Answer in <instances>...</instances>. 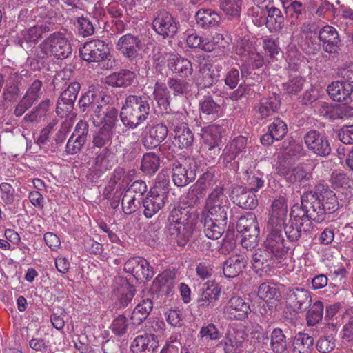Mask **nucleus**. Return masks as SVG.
I'll use <instances>...</instances> for the list:
<instances>
[{
    "mask_svg": "<svg viewBox=\"0 0 353 353\" xmlns=\"http://www.w3.org/2000/svg\"><path fill=\"white\" fill-rule=\"evenodd\" d=\"M287 213L288 206L283 197H279L272 203L267 222L268 235L252 257V268L260 276L273 275L276 265L281 263L288 252L283 235Z\"/></svg>",
    "mask_w": 353,
    "mask_h": 353,
    "instance_id": "f257e3e1",
    "label": "nucleus"
},
{
    "mask_svg": "<svg viewBox=\"0 0 353 353\" xmlns=\"http://www.w3.org/2000/svg\"><path fill=\"white\" fill-rule=\"evenodd\" d=\"M301 205L308 211L309 217L316 223L323 222L327 215L339 208L336 194L323 183L317 184L314 191L305 192L301 196Z\"/></svg>",
    "mask_w": 353,
    "mask_h": 353,
    "instance_id": "f03ea898",
    "label": "nucleus"
},
{
    "mask_svg": "<svg viewBox=\"0 0 353 353\" xmlns=\"http://www.w3.org/2000/svg\"><path fill=\"white\" fill-rule=\"evenodd\" d=\"M196 216V210L190 205L187 207L179 205L171 210L165 228L178 245L184 246L188 242L194 230Z\"/></svg>",
    "mask_w": 353,
    "mask_h": 353,
    "instance_id": "7ed1b4c3",
    "label": "nucleus"
},
{
    "mask_svg": "<svg viewBox=\"0 0 353 353\" xmlns=\"http://www.w3.org/2000/svg\"><path fill=\"white\" fill-rule=\"evenodd\" d=\"M150 97L145 94L128 96L120 112L123 125L134 129L145 121L150 112Z\"/></svg>",
    "mask_w": 353,
    "mask_h": 353,
    "instance_id": "20e7f679",
    "label": "nucleus"
},
{
    "mask_svg": "<svg viewBox=\"0 0 353 353\" xmlns=\"http://www.w3.org/2000/svg\"><path fill=\"white\" fill-rule=\"evenodd\" d=\"M312 221L308 211L301 205H294L290 212V219L284 227L285 236L289 241H297L302 234L307 235L312 230Z\"/></svg>",
    "mask_w": 353,
    "mask_h": 353,
    "instance_id": "39448f33",
    "label": "nucleus"
},
{
    "mask_svg": "<svg viewBox=\"0 0 353 353\" xmlns=\"http://www.w3.org/2000/svg\"><path fill=\"white\" fill-rule=\"evenodd\" d=\"M46 57L53 56L58 59L68 58L72 54V46L66 34L55 32L50 34L39 46Z\"/></svg>",
    "mask_w": 353,
    "mask_h": 353,
    "instance_id": "423d86ee",
    "label": "nucleus"
},
{
    "mask_svg": "<svg viewBox=\"0 0 353 353\" xmlns=\"http://www.w3.org/2000/svg\"><path fill=\"white\" fill-rule=\"evenodd\" d=\"M108 99L109 97L101 92L94 89H89L80 97L78 106L81 112L85 113L93 121L101 110L105 108V103Z\"/></svg>",
    "mask_w": 353,
    "mask_h": 353,
    "instance_id": "0eeeda50",
    "label": "nucleus"
},
{
    "mask_svg": "<svg viewBox=\"0 0 353 353\" xmlns=\"http://www.w3.org/2000/svg\"><path fill=\"white\" fill-rule=\"evenodd\" d=\"M196 163L191 158L174 161L172 164V179L175 185L184 187L196 178Z\"/></svg>",
    "mask_w": 353,
    "mask_h": 353,
    "instance_id": "6e6552de",
    "label": "nucleus"
},
{
    "mask_svg": "<svg viewBox=\"0 0 353 353\" xmlns=\"http://www.w3.org/2000/svg\"><path fill=\"white\" fill-rule=\"evenodd\" d=\"M303 140L309 152L318 157H326L332 152L328 137L316 130L308 131L304 135Z\"/></svg>",
    "mask_w": 353,
    "mask_h": 353,
    "instance_id": "1a4fd4ad",
    "label": "nucleus"
},
{
    "mask_svg": "<svg viewBox=\"0 0 353 353\" xmlns=\"http://www.w3.org/2000/svg\"><path fill=\"white\" fill-rule=\"evenodd\" d=\"M79 54L81 59L88 63L100 62L108 59L110 50L103 41L92 39L79 48Z\"/></svg>",
    "mask_w": 353,
    "mask_h": 353,
    "instance_id": "9d476101",
    "label": "nucleus"
},
{
    "mask_svg": "<svg viewBox=\"0 0 353 353\" xmlns=\"http://www.w3.org/2000/svg\"><path fill=\"white\" fill-rule=\"evenodd\" d=\"M81 89L77 81L70 83L64 90L57 102L56 112L60 117H67L74 109V103Z\"/></svg>",
    "mask_w": 353,
    "mask_h": 353,
    "instance_id": "9b49d317",
    "label": "nucleus"
},
{
    "mask_svg": "<svg viewBox=\"0 0 353 353\" xmlns=\"http://www.w3.org/2000/svg\"><path fill=\"white\" fill-rule=\"evenodd\" d=\"M168 133V127L162 123L148 124L142 134L141 143L147 150L154 149L165 140Z\"/></svg>",
    "mask_w": 353,
    "mask_h": 353,
    "instance_id": "f8f14e48",
    "label": "nucleus"
},
{
    "mask_svg": "<svg viewBox=\"0 0 353 353\" xmlns=\"http://www.w3.org/2000/svg\"><path fill=\"white\" fill-rule=\"evenodd\" d=\"M330 97L334 101L343 103L353 108V85L341 81L330 83L327 88Z\"/></svg>",
    "mask_w": 353,
    "mask_h": 353,
    "instance_id": "ddd939ff",
    "label": "nucleus"
},
{
    "mask_svg": "<svg viewBox=\"0 0 353 353\" xmlns=\"http://www.w3.org/2000/svg\"><path fill=\"white\" fill-rule=\"evenodd\" d=\"M125 272L133 275L137 279L150 280L154 275V270L148 261L140 256L132 257L124 264Z\"/></svg>",
    "mask_w": 353,
    "mask_h": 353,
    "instance_id": "4468645a",
    "label": "nucleus"
},
{
    "mask_svg": "<svg viewBox=\"0 0 353 353\" xmlns=\"http://www.w3.org/2000/svg\"><path fill=\"white\" fill-rule=\"evenodd\" d=\"M201 137L203 146L207 150L208 154L214 157L220 152L219 145L221 142V129L218 125H210L201 130Z\"/></svg>",
    "mask_w": 353,
    "mask_h": 353,
    "instance_id": "2eb2a0df",
    "label": "nucleus"
},
{
    "mask_svg": "<svg viewBox=\"0 0 353 353\" xmlns=\"http://www.w3.org/2000/svg\"><path fill=\"white\" fill-rule=\"evenodd\" d=\"M152 26L155 32L163 38L173 37L178 30L174 17L165 10L157 12Z\"/></svg>",
    "mask_w": 353,
    "mask_h": 353,
    "instance_id": "dca6fc26",
    "label": "nucleus"
},
{
    "mask_svg": "<svg viewBox=\"0 0 353 353\" xmlns=\"http://www.w3.org/2000/svg\"><path fill=\"white\" fill-rule=\"evenodd\" d=\"M199 118L203 123L214 121L223 115L221 104L212 96H204L199 103Z\"/></svg>",
    "mask_w": 353,
    "mask_h": 353,
    "instance_id": "f3484780",
    "label": "nucleus"
},
{
    "mask_svg": "<svg viewBox=\"0 0 353 353\" xmlns=\"http://www.w3.org/2000/svg\"><path fill=\"white\" fill-rule=\"evenodd\" d=\"M176 276L171 270H165L153 281L150 288L151 293L157 296H169L174 292Z\"/></svg>",
    "mask_w": 353,
    "mask_h": 353,
    "instance_id": "a211bd4d",
    "label": "nucleus"
},
{
    "mask_svg": "<svg viewBox=\"0 0 353 353\" xmlns=\"http://www.w3.org/2000/svg\"><path fill=\"white\" fill-rule=\"evenodd\" d=\"M277 172L285 177L291 183H297L300 186H305L312 178V174L301 165L290 168L285 164L280 163L277 167Z\"/></svg>",
    "mask_w": 353,
    "mask_h": 353,
    "instance_id": "6ab92c4d",
    "label": "nucleus"
},
{
    "mask_svg": "<svg viewBox=\"0 0 353 353\" xmlns=\"http://www.w3.org/2000/svg\"><path fill=\"white\" fill-rule=\"evenodd\" d=\"M246 337L247 334L243 330L232 328L227 331L216 347L223 349L225 353H235L242 347Z\"/></svg>",
    "mask_w": 353,
    "mask_h": 353,
    "instance_id": "aec40b11",
    "label": "nucleus"
},
{
    "mask_svg": "<svg viewBox=\"0 0 353 353\" xmlns=\"http://www.w3.org/2000/svg\"><path fill=\"white\" fill-rule=\"evenodd\" d=\"M250 312V303L238 296H232L225 307V313L232 320L244 321Z\"/></svg>",
    "mask_w": 353,
    "mask_h": 353,
    "instance_id": "412c9836",
    "label": "nucleus"
},
{
    "mask_svg": "<svg viewBox=\"0 0 353 353\" xmlns=\"http://www.w3.org/2000/svg\"><path fill=\"white\" fill-rule=\"evenodd\" d=\"M311 302L310 292L303 288H292L287 294L286 303L294 312L305 311L311 305Z\"/></svg>",
    "mask_w": 353,
    "mask_h": 353,
    "instance_id": "4be33fe9",
    "label": "nucleus"
},
{
    "mask_svg": "<svg viewBox=\"0 0 353 353\" xmlns=\"http://www.w3.org/2000/svg\"><path fill=\"white\" fill-rule=\"evenodd\" d=\"M318 39L323 50L329 53H336L339 47L341 40L336 29L331 26L325 25L318 31Z\"/></svg>",
    "mask_w": 353,
    "mask_h": 353,
    "instance_id": "5701e85b",
    "label": "nucleus"
},
{
    "mask_svg": "<svg viewBox=\"0 0 353 353\" xmlns=\"http://www.w3.org/2000/svg\"><path fill=\"white\" fill-rule=\"evenodd\" d=\"M255 192L242 185H235L231 191V198L234 203L244 209L252 210L258 205Z\"/></svg>",
    "mask_w": 353,
    "mask_h": 353,
    "instance_id": "b1692460",
    "label": "nucleus"
},
{
    "mask_svg": "<svg viewBox=\"0 0 353 353\" xmlns=\"http://www.w3.org/2000/svg\"><path fill=\"white\" fill-rule=\"evenodd\" d=\"M158 336L154 334H144L137 336L132 342L130 349L132 353H157Z\"/></svg>",
    "mask_w": 353,
    "mask_h": 353,
    "instance_id": "393cba45",
    "label": "nucleus"
},
{
    "mask_svg": "<svg viewBox=\"0 0 353 353\" xmlns=\"http://www.w3.org/2000/svg\"><path fill=\"white\" fill-rule=\"evenodd\" d=\"M167 200L165 192L157 193L156 190L150 191L146 197L142 200L145 216L152 218L164 207Z\"/></svg>",
    "mask_w": 353,
    "mask_h": 353,
    "instance_id": "a878e982",
    "label": "nucleus"
},
{
    "mask_svg": "<svg viewBox=\"0 0 353 353\" xmlns=\"http://www.w3.org/2000/svg\"><path fill=\"white\" fill-rule=\"evenodd\" d=\"M115 163V155L110 148H103L96 154L92 164L93 172L100 176L112 168Z\"/></svg>",
    "mask_w": 353,
    "mask_h": 353,
    "instance_id": "bb28decb",
    "label": "nucleus"
},
{
    "mask_svg": "<svg viewBox=\"0 0 353 353\" xmlns=\"http://www.w3.org/2000/svg\"><path fill=\"white\" fill-rule=\"evenodd\" d=\"M141 43L140 39L131 34H127L120 37L117 43V48L125 57L134 59L140 51Z\"/></svg>",
    "mask_w": 353,
    "mask_h": 353,
    "instance_id": "cd10ccee",
    "label": "nucleus"
},
{
    "mask_svg": "<svg viewBox=\"0 0 353 353\" xmlns=\"http://www.w3.org/2000/svg\"><path fill=\"white\" fill-rule=\"evenodd\" d=\"M248 264L247 258L241 254L230 256L223 265V272L225 277L234 278L242 273Z\"/></svg>",
    "mask_w": 353,
    "mask_h": 353,
    "instance_id": "c85d7f7f",
    "label": "nucleus"
},
{
    "mask_svg": "<svg viewBox=\"0 0 353 353\" xmlns=\"http://www.w3.org/2000/svg\"><path fill=\"white\" fill-rule=\"evenodd\" d=\"M247 139L243 136L234 138L230 144L227 145L221 155L223 162L225 164L230 163L240 154L241 157L245 153Z\"/></svg>",
    "mask_w": 353,
    "mask_h": 353,
    "instance_id": "c756f323",
    "label": "nucleus"
},
{
    "mask_svg": "<svg viewBox=\"0 0 353 353\" xmlns=\"http://www.w3.org/2000/svg\"><path fill=\"white\" fill-rule=\"evenodd\" d=\"M216 179L214 173L211 172H206L202 174L196 182L199 188L193 189L190 191L187 194V199L190 200V205L194 206L199 203L200 197L198 194H202V191L211 188L215 184Z\"/></svg>",
    "mask_w": 353,
    "mask_h": 353,
    "instance_id": "7c9ffc66",
    "label": "nucleus"
},
{
    "mask_svg": "<svg viewBox=\"0 0 353 353\" xmlns=\"http://www.w3.org/2000/svg\"><path fill=\"white\" fill-rule=\"evenodd\" d=\"M196 24L198 28L203 30L219 26L221 17L217 12L210 8H201L194 16Z\"/></svg>",
    "mask_w": 353,
    "mask_h": 353,
    "instance_id": "2f4dec72",
    "label": "nucleus"
},
{
    "mask_svg": "<svg viewBox=\"0 0 353 353\" xmlns=\"http://www.w3.org/2000/svg\"><path fill=\"white\" fill-rule=\"evenodd\" d=\"M288 132L287 125L279 118L274 119L273 122L268 126V131L261 138L263 145H269L274 141L282 139Z\"/></svg>",
    "mask_w": 353,
    "mask_h": 353,
    "instance_id": "473e14b6",
    "label": "nucleus"
},
{
    "mask_svg": "<svg viewBox=\"0 0 353 353\" xmlns=\"http://www.w3.org/2000/svg\"><path fill=\"white\" fill-rule=\"evenodd\" d=\"M168 67L173 72L181 77L192 74L193 68L191 61L179 54H172L168 59Z\"/></svg>",
    "mask_w": 353,
    "mask_h": 353,
    "instance_id": "72a5a7b5",
    "label": "nucleus"
},
{
    "mask_svg": "<svg viewBox=\"0 0 353 353\" xmlns=\"http://www.w3.org/2000/svg\"><path fill=\"white\" fill-rule=\"evenodd\" d=\"M269 346L274 353H290V341L282 329L274 327L270 334Z\"/></svg>",
    "mask_w": 353,
    "mask_h": 353,
    "instance_id": "f704fd0d",
    "label": "nucleus"
},
{
    "mask_svg": "<svg viewBox=\"0 0 353 353\" xmlns=\"http://www.w3.org/2000/svg\"><path fill=\"white\" fill-rule=\"evenodd\" d=\"M117 121H118V111L114 106L108 105L107 101L105 103V108L101 110L92 122L94 125L103 124L101 128H107L108 130H112Z\"/></svg>",
    "mask_w": 353,
    "mask_h": 353,
    "instance_id": "c9c22d12",
    "label": "nucleus"
},
{
    "mask_svg": "<svg viewBox=\"0 0 353 353\" xmlns=\"http://www.w3.org/2000/svg\"><path fill=\"white\" fill-rule=\"evenodd\" d=\"M201 291L197 302L200 307H205L218 300L221 294V288L218 283L208 281L203 285Z\"/></svg>",
    "mask_w": 353,
    "mask_h": 353,
    "instance_id": "e433bc0d",
    "label": "nucleus"
},
{
    "mask_svg": "<svg viewBox=\"0 0 353 353\" xmlns=\"http://www.w3.org/2000/svg\"><path fill=\"white\" fill-rule=\"evenodd\" d=\"M136 74L134 72L122 69L108 75L105 78V83L112 87L127 88L134 81Z\"/></svg>",
    "mask_w": 353,
    "mask_h": 353,
    "instance_id": "4c0bfd02",
    "label": "nucleus"
},
{
    "mask_svg": "<svg viewBox=\"0 0 353 353\" xmlns=\"http://www.w3.org/2000/svg\"><path fill=\"white\" fill-rule=\"evenodd\" d=\"M135 292L134 287L125 281L114 290L113 297L115 305L119 309L127 307L134 298Z\"/></svg>",
    "mask_w": 353,
    "mask_h": 353,
    "instance_id": "58836bf2",
    "label": "nucleus"
},
{
    "mask_svg": "<svg viewBox=\"0 0 353 353\" xmlns=\"http://www.w3.org/2000/svg\"><path fill=\"white\" fill-rule=\"evenodd\" d=\"M153 307L151 299H143L134 309L131 314V325L135 328L141 325L148 316Z\"/></svg>",
    "mask_w": 353,
    "mask_h": 353,
    "instance_id": "ea45409f",
    "label": "nucleus"
},
{
    "mask_svg": "<svg viewBox=\"0 0 353 353\" xmlns=\"http://www.w3.org/2000/svg\"><path fill=\"white\" fill-rule=\"evenodd\" d=\"M50 31V25L34 26L21 32V36L18 39V44L23 46V43H36L42 35Z\"/></svg>",
    "mask_w": 353,
    "mask_h": 353,
    "instance_id": "a19ab883",
    "label": "nucleus"
},
{
    "mask_svg": "<svg viewBox=\"0 0 353 353\" xmlns=\"http://www.w3.org/2000/svg\"><path fill=\"white\" fill-rule=\"evenodd\" d=\"M280 106V101L275 96L264 97L261 99L259 103L256 106V109L259 114V119H265L268 117L274 114Z\"/></svg>",
    "mask_w": 353,
    "mask_h": 353,
    "instance_id": "79ce46f5",
    "label": "nucleus"
},
{
    "mask_svg": "<svg viewBox=\"0 0 353 353\" xmlns=\"http://www.w3.org/2000/svg\"><path fill=\"white\" fill-rule=\"evenodd\" d=\"M283 9L290 25H296L304 19L305 8L301 1L293 0L284 6Z\"/></svg>",
    "mask_w": 353,
    "mask_h": 353,
    "instance_id": "37998d69",
    "label": "nucleus"
},
{
    "mask_svg": "<svg viewBox=\"0 0 353 353\" xmlns=\"http://www.w3.org/2000/svg\"><path fill=\"white\" fill-rule=\"evenodd\" d=\"M126 172L123 168L117 167L112 172L108 185L103 191V196L105 199L111 196L112 192L117 186L126 187L127 182Z\"/></svg>",
    "mask_w": 353,
    "mask_h": 353,
    "instance_id": "c03bdc74",
    "label": "nucleus"
},
{
    "mask_svg": "<svg viewBox=\"0 0 353 353\" xmlns=\"http://www.w3.org/2000/svg\"><path fill=\"white\" fill-rule=\"evenodd\" d=\"M268 16L266 26L272 32L281 30L284 26V17L281 10L274 6H266Z\"/></svg>",
    "mask_w": 353,
    "mask_h": 353,
    "instance_id": "a18cd8bd",
    "label": "nucleus"
},
{
    "mask_svg": "<svg viewBox=\"0 0 353 353\" xmlns=\"http://www.w3.org/2000/svg\"><path fill=\"white\" fill-rule=\"evenodd\" d=\"M243 179L245 181L246 188L255 192L264 186L263 174L259 170H256L254 168H252L250 167L245 170L243 172Z\"/></svg>",
    "mask_w": 353,
    "mask_h": 353,
    "instance_id": "49530a36",
    "label": "nucleus"
},
{
    "mask_svg": "<svg viewBox=\"0 0 353 353\" xmlns=\"http://www.w3.org/2000/svg\"><path fill=\"white\" fill-rule=\"evenodd\" d=\"M200 85L203 88H210L216 83L220 78V70L209 64H204L200 69Z\"/></svg>",
    "mask_w": 353,
    "mask_h": 353,
    "instance_id": "de8ad7c7",
    "label": "nucleus"
},
{
    "mask_svg": "<svg viewBox=\"0 0 353 353\" xmlns=\"http://www.w3.org/2000/svg\"><path fill=\"white\" fill-rule=\"evenodd\" d=\"M93 20V18L88 16H81L74 18V25L79 35L87 37L94 34L96 24Z\"/></svg>",
    "mask_w": 353,
    "mask_h": 353,
    "instance_id": "09e8293b",
    "label": "nucleus"
},
{
    "mask_svg": "<svg viewBox=\"0 0 353 353\" xmlns=\"http://www.w3.org/2000/svg\"><path fill=\"white\" fill-rule=\"evenodd\" d=\"M225 222H217L208 217L203 219V231L210 239H218L221 236L226 226Z\"/></svg>",
    "mask_w": 353,
    "mask_h": 353,
    "instance_id": "8fccbe9b",
    "label": "nucleus"
},
{
    "mask_svg": "<svg viewBox=\"0 0 353 353\" xmlns=\"http://www.w3.org/2000/svg\"><path fill=\"white\" fill-rule=\"evenodd\" d=\"M230 201L225 193V189L223 184L219 183L212 188L208 194L205 200V206H211L214 205L225 204L228 205Z\"/></svg>",
    "mask_w": 353,
    "mask_h": 353,
    "instance_id": "3c124183",
    "label": "nucleus"
},
{
    "mask_svg": "<svg viewBox=\"0 0 353 353\" xmlns=\"http://www.w3.org/2000/svg\"><path fill=\"white\" fill-rule=\"evenodd\" d=\"M160 158L153 152L144 154L142 157L141 170L147 175L154 174L159 168Z\"/></svg>",
    "mask_w": 353,
    "mask_h": 353,
    "instance_id": "603ef678",
    "label": "nucleus"
},
{
    "mask_svg": "<svg viewBox=\"0 0 353 353\" xmlns=\"http://www.w3.org/2000/svg\"><path fill=\"white\" fill-rule=\"evenodd\" d=\"M314 340L305 333H298L294 339V353H311Z\"/></svg>",
    "mask_w": 353,
    "mask_h": 353,
    "instance_id": "864d4df0",
    "label": "nucleus"
},
{
    "mask_svg": "<svg viewBox=\"0 0 353 353\" xmlns=\"http://www.w3.org/2000/svg\"><path fill=\"white\" fill-rule=\"evenodd\" d=\"M230 207V203L228 205L221 204L211 206H205V210L207 212L205 215L203 214V216H205V217H208L211 219H214L217 222H225L227 223L228 212L229 211Z\"/></svg>",
    "mask_w": 353,
    "mask_h": 353,
    "instance_id": "5fc2aeb1",
    "label": "nucleus"
},
{
    "mask_svg": "<svg viewBox=\"0 0 353 353\" xmlns=\"http://www.w3.org/2000/svg\"><path fill=\"white\" fill-rule=\"evenodd\" d=\"M174 141L179 148H189L194 142V134L188 125H182L174 132Z\"/></svg>",
    "mask_w": 353,
    "mask_h": 353,
    "instance_id": "6e6d98bb",
    "label": "nucleus"
},
{
    "mask_svg": "<svg viewBox=\"0 0 353 353\" xmlns=\"http://www.w3.org/2000/svg\"><path fill=\"white\" fill-rule=\"evenodd\" d=\"M251 341L262 348L269 346L270 336L268 332L259 324L252 325L250 332Z\"/></svg>",
    "mask_w": 353,
    "mask_h": 353,
    "instance_id": "4d7b16f0",
    "label": "nucleus"
},
{
    "mask_svg": "<svg viewBox=\"0 0 353 353\" xmlns=\"http://www.w3.org/2000/svg\"><path fill=\"white\" fill-rule=\"evenodd\" d=\"M113 132L107 128H101L92 137V148H110L112 143Z\"/></svg>",
    "mask_w": 353,
    "mask_h": 353,
    "instance_id": "13d9d810",
    "label": "nucleus"
},
{
    "mask_svg": "<svg viewBox=\"0 0 353 353\" xmlns=\"http://www.w3.org/2000/svg\"><path fill=\"white\" fill-rule=\"evenodd\" d=\"M236 230L240 234L259 230L255 214L252 212H249L246 215L241 216L236 223Z\"/></svg>",
    "mask_w": 353,
    "mask_h": 353,
    "instance_id": "bf43d9fd",
    "label": "nucleus"
},
{
    "mask_svg": "<svg viewBox=\"0 0 353 353\" xmlns=\"http://www.w3.org/2000/svg\"><path fill=\"white\" fill-rule=\"evenodd\" d=\"M319 111L321 115L331 120L341 119L346 116L343 107L339 105H330L327 103H322Z\"/></svg>",
    "mask_w": 353,
    "mask_h": 353,
    "instance_id": "052dcab7",
    "label": "nucleus"
},
{
    "mask_svg": "<svg viewBox=\"0 0 353 353\" xmlns=\"http://www.w3.org/2000/svg\"><path fill=\"white\" fill-rule=\"evenodd\" d=\"M43 82L39 79L34 80L28 88L24 96L22 97L33 105L43 94Z\"/></svg>",
    "mask_w": 353,
    "mask_h": 353,
    "instance_id": "680f3d73",
    "label": "nucleus"
},
{
    "mask_svg": "<svg viewBox=\"0 0 353 353\" xmlns=\"http://www.w3.org/2000/svg\"><path fill=\"white\" fill-rule=\"evenodd\" d=\"M305 82V80L301 75L291 76L282 86L286 93L296 95L303 90Z\"/></svg>",
    "mask_w": 353,
    "mask_h": 353,
    "instance_id": "e2e57ef3",
    "label": "nucleus"
},
{
    "mask_svg": "<svg viewBox=\"0 0 353 353\" xmlns=\"http://www.w3.org/2000/svg\"><path fill=\"white\" fill-rule=\"evenodd\" d=\"M323 304L321 301H317L311 305L307 312L306 319L309 326H314L318 324L323 317Z\"/></svg>",
    "mask_w": 353,
    "mask_h": 353,
    "instance_id": "0e129e2a",
    "label": "nucleus"
},
{
    "mask_svg": "<svg viewBox=\"0 0 353 353\" xmlns=\"http://www.w3.org/2000/svg\"><path fill=\"white\" fill-rule=\"evenodd\" d=\"M123 211L125 214H131L138 210L141 205L139 199L136 194H131L125 191L121 199Z\"/></svg>",
    "mask_w": 353,
    "mask_h": 353,
    "instance_id": "69168bd1",
    "label": "nucleus"
},
{
    "mask_svg": "<svg viewBox=\"0 0 353 353\" xmlns=\"http://www.w3.org/2000/svg\"><path fill=\"white\" fill-rule=\"evenodd\" d=\"M241 0H219V7L225 14L239 17L241 11Z\"/></svg>",
    "mask_w": 353,
    "mask_h": 353,
    "instance_id": "338daca9",
    "label": "nucleus"
},
{
    "mask_svg": "<svg viewBox=\"0 0 353 353\" xmlns=\"http://www.w3.org/2000/svg\"><path fill=\"white\" fill-rule=\"evenodd\" d=\"M167 84L175 96L185 94L190 90V83L181 79L169 78Z\"/></svg>",
    "mask_w": 353,
    "mask_h": 353,
    "instance_id": "774afa93",
    "label": "nucleus"
}]
</instances>
